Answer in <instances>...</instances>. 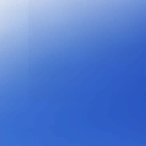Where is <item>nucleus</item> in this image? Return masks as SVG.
Segmentation results:
<instances>
[{"instance_id":"nucleus-1","label":"nucleus","mask_w":146,"mask_h":146,"mask_svg":"<svg viewBox=\"0 0 146 146\" xmlns=\"http://www.w3.org/2000/svg\"><path fill=\"white\" fill-rule=\"evenodd\" d=\"M136 61L135 59V138H136V125L137 119V79L136 78L137 68L136 66Z\"/></svg>"},{"instance_id":"nucleus-2","label":"nucleus","mask_w":146,"mask_h":146,"mask_svg":"<svg viewBox=\"0 0 146 146\" xmlns=\"http://www.w3.org/2000/svg\"><path fill=\"white\" fill-rule=\"evenodd\" d=\"M137 79H138V78H137Z\"/></svg>"}]
</instances>
